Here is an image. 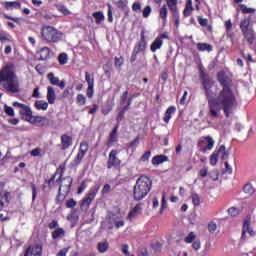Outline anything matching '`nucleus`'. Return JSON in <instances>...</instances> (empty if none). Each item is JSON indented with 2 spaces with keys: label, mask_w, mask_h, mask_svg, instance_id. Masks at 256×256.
Returning a JSON list of instances; mask_svg holds the SVG:
<instances>
[{
  "label": "nucleus",
  "mask_w": 256,
  "mask_h": 256,
  "mask_svg": "<svg viewBox=\"0 0 256 256\" xmlns=\"http://www.w3.org/2000/svg\"><path fill=\"white\" fill-rule=\"evenodd\" d=\"M92 16L95 19L96 25H101L103 21H105V15L103 14V11H97L92 14Z\"/></svg>",
  "instance_id": "nucleus-32"
},
{
  "label": "nucleus",
  "mask_w": 256,
  "mask_h": 256,
  "mask_svg": "<svg viewBox=\"0 0 256 256\" xmlns=\"http://www.w3.org/2000/svg\"><path fill=\"white\" fill-rule=\"evenodd\" d=\"M175 111H177V108L175 106H169L167 108L163 117L164 123H169V121H171V117L173 114H175Z\"/></svg>",
  "instance_id": "nucleus-27"
},
{
  "label": "nucleus",
  "mask_w": 256,
  "mask_h": 256,
  "mask_svg": "<svg viewBox=\"0 0 256 256\" xmlns=\"http://www.w3.org/2000/svg\"><path fill=\"white\" fill-rule=\"evenodd\" d=\"M251 29H253V27H251V17L244 18L243 20L240 21L241 33L245 31H249Z\"/></svg>",
  "instance_id": "nucleus-24"
},
{
  "label": "nucleus",
  "mask_w": 256,
  "mask_h": 256,
  "mask_svg": "<svg viewBox=\"0 0 256 256\" xmlns=\"http://www.w3.org/2000/svg\"><path fill=\"white\" fill-rule=\"evenodd\" d=\"M123 63H125V58L123 56H116L114 58V67H116V69H121V67H123Z\"/></svg>",
  "instance_id": "nucleus-42"
},
{
  "label": "nucleus",
  "mask_w": 256,
  "mask_h": 256,
  "mask_svg": "<svg viewBox=\"0 0 256 256\" xmlns=\"http://www.w3.org/2000/svg\"><path fill=\"white\" fill-rule=\"evenodd\" d=\"M4 111H5L6 115H8V117H15V111L13 110L12 107L5 105Z\"/></svg>",
  "instance_id": "nucleus-52"
},
{
  "label": "nucleus",
  "mask_w": 256,
  "mask_h": 256,
  "mask_svg": "<svg viewBox=\"0 0 256 256\" xmlns=\"http://www.w3.org/2000/svg\"><path fill=\"white\" fill-rule=\"evenodd\" d=\"M191 199L194 207H199V205H201V197H199V194L192 193Z\"/></svg>",
  "instance_id": "nucleus-43"
},
{
  "label": "nucleus",
  "mask_w": 256,
  "mask_h": 256,
  "mask_svg": "<svg viewBox=\"0 0 256 256\" xmlns=\"http://www.w3.org/2000/svg\"><path fill=\"white\" fill-rule=\"evenodd\" d=\"M151 157V150L146 151L142 156H141V161L147 162L149 161V158Z\"/></svg>",
  "instance_id": "nucleus-63"
},
{
  "label": "nucleus",
  "mask_w": 256,
  "mask_h": 256,
  "mask_svg": "<svg viewBox=\"0 0 256 256\" xmlns=\"http://www.w3.org/2000/svg\"><path fill=\"white\" fill-rule=\"evenodd\" d=\"M117 131H119V124H116V126L110 132V136L106 143V146L108 149H111V147H113V143H117V141H118Z\"/></svg>",
  "instance_id": "nucleus-14"
},
{
  "label": "nucleus",
  "mask_w": 256,
  "mask_h": 256,
  "mask_svg": "<svg viewBox=\"0 0 256 256\" xmlns=\"http://www.w3.org/2000/svg\"><path fill=\"white\" fill-rule=\"evenodd\" d=\"M113 111V105L107 104L104 108H102L101 112L104 115H109Z\"/></svg>",
  "instance_id": "nucleus-55"
},
{
  "label": "nucleus",
  "mask_w": 256,
  "mask_h": 256,
  "mask_svg": "<svg viewBox=\"0 0 256 256\" xmlns=\"http://www.w3.org/2000/svg\"><path fill=\"white\" fill-rule=\"evenodd\" d=\"M11 39H12L11 35L0 33V43L11 42Z\"/></svg>",
  "instance_id": "nucleus-49"
},
{
  "label": "nucleus",
  "mask_w": 256,
  "mask_h": 256,
  "mask_svg": "<svg viewBox=\"0 0 256 256\" xmlns=\"http://www.w3.org/2000/svg\"><path fill=\"white\" fill-rule=\"evenodd\" d=\"M41 256L43 255V246L41 244H34L27 247L24 252V256Z\"/></svg>",
  "instance_id": "nucleus-11"
},
{
  "label": "nucleus",
  "mask_w": 256,
  "mask_h": 256,
  "mask_svg": "<svg viewBox=\"0 0 256 256\" xmlns=\"http://www.w3.org/2000/svg\"><path fill=\"white\" fill-rule=\"evenodd\" d=\"M85 81L88 83V86H95V78L89 72H85Z\"/></svg>",
  "instance_id": "nucleus-44"
},
{
  "label": "nucleus",
  "mask_w": 256,
  "mask_h": 256,
  "mask_svg": "<svg viewBox=\"0 0 256 256\" xmlns=\"http://www.w3.org/2000/svg\"><path fill=\"white\" fill-rule=\"evenodd\" d=\"M55 177H56L55 175H52L51 178L44 181V184L42 186L43 191H47V189L48 191H51V189L57 186V183L59 182H57V179L55 180Z\"/></svg>",
  "instance_id": "nucleus-18"
},
{
  "label": "nucleus",
  "mask_w": 256,
  "mask_h": 256,
  "mask_svg": "<svg viewBox=\"0 0 256 256\" xmlns=\"http://www.w3.org/2000/svg\"><path fill=\"white\" fill-rule=\"evenodd\" d=\"M40 54V61H47L51 55V49L49 47L44 46L39 51Z\"/></svg>",
  "instance_id": "nucleus-29"
},
{
  "label": "nucleus",
  "mask_w": 256,
  "mask_h": 256,
  "mask_svg": "<svg viewBox=\"0 0 256 256\" xmlns=\"http://www.w3.org/2000/svg\"><path fill=\"white\" fill-rule=\"evenodd\" d=\"M249 227H251V218L247 217L244 220L243 226H242V236H241L242 241H245V239H247V231H249Z\"/></svg>",
  "instance_id": "nucleus-25"
},
{
  "label": "nucleus",
  "mask_w": 256,
  "mask_h": 256,
  "mask_svg": "<svg viewBox=\"0 0 256 256\" xmlns=\"http://www.w3.org/2000/svg\"><path fill=\"white\" fill-rule=\"evenodd\" d=\"M97 193H99V186H94L90 188V190L88 191L86 196L81 200L80 203V211H82V213H85V211H87L91 207V203L95 201Z\"/></svg>",
  "instance_id": "nucleus-5"
},
{
  "label": "nucleus",
  "mask_w": 256,
  "mask_h": 256,
  "mask_svg": "<svg viewBox=\"0 0 256 256\" xmlns=\"http://www.w3.org/2000/svg\"><path fill=\"white\" fill-rule=\"evenodd\" d=\"M69 193L61 192V189H58V194L56 196V205H62L63 201L67 199Z\"/></svg>",
  "instance_id": "nucleus-33"
},
{
  "label": "nucleus",
  "mask_w": 256,
  "mask_h": 256,
  "mask_svg": "<svg viewBox=\"0 0 256 256\" xmlns=\"http://www.w3.org/2000/svg\"><path fill=\"white\" fill-rule=\"evenodd\" d=\"M167 7V4H164L159 10V17L162 19V21H167V15H169V10Z\"/></svg>",
  "instance_id": "nucleus-36"
},
{
  "label": "nucleus",
  "mask_w": 256,
  "mask_h": 256,
  "mask_svg": "<svg viewBox=\"0 0 256 256\" xmlns=\"http://www.w3.org/2000/svg\"><path fill=\"white\" fill-rule=\"evenodd\" d=\"M4 189L5 182H0V211H3L5 205H9L11 201V192Z\"/></svg>",
  "instance_id": "nucleus-7"
},
{
  "label": "nucleus",
  "mask_w": 256,
  "mask_h": 256,
  "mask_svg": "<svg viewBox=\"0 0 256 256\" xmlns=\"http://www.w3.org/2000/svg\"><path fill=\"white\" fill-rule=\"evenodd\" d=\"M68 62H69V56L67 55V53L59 54L58 56L59 65H67Z\"/></svg>",
  "instance_id": "nucleus-41"
},
{
  "label": "nucleus",
  "mask_w": 256,
  "mask_h": 256,
  "mask_svg": "<svg viewBox=\"0 0 256 256\" xmlns=\"http://www.w3.org/2000/svg\"><path fill=\"white\" fill-rule=\"evenodd\" d=\"M166 3L170 10V13H172L174 17H176V15H179V11L177 9L178 0H166Z\"/></svg>",
  "instance_id": "nucleus-22"
},
{
  "label": "nucleus",
  "mask_w": 256,
  "mask_h": 256,
  "mask_svg": "<svg viewBox=\"0 0 256 256\" xmlns=\"http://www.w3.org/2000/svg\"><path fill=\"white\" fill-rule=\"evenodd\" d=\"M196 238L197 236L195 235V232H190L188 236L185 237L184 241L185 243H193Z\"/></svg>",
  "instance_id": "nucleus-48"
},
{
  "label": "nucleus",
  "mask_w": 256,
  "mask_h": 256,
  "mask_svg": "<svg viewBox=\"0 0 256 256\" xmlns=\"http://www.w3.org/2000/svg\"><path fill=\"white\" fill-rule=\"evenodd\" d=\"M88 152H89V142H87L86 140H83L80 143L78 153H82L83 155H87Z\"/></svg>",
  "instance_id": "nucleus-35"
},
{
  "label": "nucleus",
  "mask_w": 256,
  "mask_h": 256,
  "mask_svg": "<svg viewBox=\"0 0 256 256\" xmlns=\"http://www.w3.org/2000/svg\"><path fill=\"white\" fill-rule=\"evenodd\" d=\"M216 78L222 89L216 98H211V89H213L215 81L209 77V74L205 72L202 66L199 67V79L208 102L209 117L219 119V115L223 111L226 119H229L239 105L237 96L233 91V78L227 75L224 70L219 71Z\"/></svg>",
  "instance_id": "nucleus-1"
},
{
  "label": "nucleus",
  "mask_w": 256,
  "mask_h": 256,
  "mask_svg": "<svg viewBox=\"0 0 256 256\" xmlns=\"http://www.w3.org/2000/svg\"><path fill=\"white\" fill-rule=\"evenodd\" d=\"M198 147L201 149L202 153H205L206 151H211L213 147H215V140L211 136H202L198 140Z\"/></svg>",
  "instance_id": "nucleus-6"
},
{
  "label": "nucleus",
  "mask_w": 256,
  "mask_h": 256,
  "mask_svg": "<svg viewBox=\"0 0 256 256\" xmlns=\"http://www.w3.org/2000/svg\"><path fill=\"white\" fill-rule=\"evenodd\" d=\"M97 249H98L99 253H106V251L109 250V242H107V241L99 242Z\"/></svg>",
  "instance_id": "nucleus-38"
},
{
  "label": "nucleus",
  "mask_w": 256,
  "mask_h": 256,
  "mask_svg": "<svg viewBox=\"0 0 256 256\" xmlns=\"http://www.w3.org/2000/svg\"><path fill=\"white\" fill-rule=\"evenodd\" d=\"M217 161H219V154L214 152L211 156H210V165H217Z\"/></svg>",
  "instance_id": "nucleus-53"
},
{
  "label": "nucleus",
  "mask_w": 256,
  "mask_h": 256,
  "mask_svg": "<svg viewBox=\"0 0 256 256\" xmlns=\"http://www.w3.org/2000/svg\"><path fill=\"white\" fill-rule=\"evenodd\" d=\"M41 40L45 43L57 44L63 41V32L54 26L44 25L41 28Z\"/></svg>",
  "instance_id": "nucleus-4"
},
{
  "label": "nucleus",
  "mask_w": 256,
  "mask_h": 256,
  "mask_svg": "<svg viewBox=\"0 0 256 256\" xmlns=\"http://www.w3.org/2000/svg\"><path fill=\"white\" fill-rule=\"evenodd\" d=\"M76 103L77 105L83 106L87 103V98H85V95L78 94L76 97Z\"/></svg>",
  "instance_id": "nucleus-45"
},
{
  "label": "nucleus",
  "mask_w": 256,
  "mask_h": 256,
  "mask_svg": "<svg viewBox=\"0 0 256 256\" xmlns=\"http://www.w3.org/2000/svg\"><path fill=\"white\" fill-rule=\"evenodd\" d=\"M153 187V180H151L150 177L146 175L140 176L136 180V184L133 189V197L134 201H143L147 195H149V192L151 191V188Z\"/></svg>",
  "instance_id": "nucleus-3"
},
{
  "label": "nucleus",
  "mask_w": 256,
  "mask_h": 256,
  "mask_svg": "<svg viewBox=\"0 0 256 256\" xmlns=\"http://www.w3.org/2000/svg\"><path fill=\"white\" fill-rule=\"evenodd\" d=\"M31 125L38 124L39 127H47L49 125V119L45 116H34L32 115L31 121H29Z\"/></svg>",
  "instance_id": "nucleus-13"
},
{
  "label": "nucleus",
  "mask_w": 256,
  "mask_h": 256,
  "mask_svg": "<svg viewBox=\"0 0 256 256\" xmlns=\"http://www.w3.org/2000/svg\"><path fill=\"white\" fill-rule=\"evenodd\" d=\"M73 145V137L63 134L61 136V146H62V151H67L69 147Z\"/></svg>",
  "instance_id": "nucleus-17"
},
{
  "label": "nucleus",
  "mask_w": 256,
  "mask_h": 256,
  "mask_svg": "<svg viewBox=\"0 0 256 256\" xmlns=\"http://www.w3.org/2000/svg\"><path fill=\"white\" fill-rule=\"evenodd\" d=\"M66 169H67V161L61 163L60 166L56 169V171L53 175H55V177H57V175H59L57 182L61 181L64 178L63 175H65Z\"/></svg>",
  "instance_id": "nucleus-20"
},
{
  "label": "nucleus",
  "mask_w": 256,
  "mask_h": 256,
  "mask_svg": "<svg viewBox=\"0 0 256 256\" xmlns=\"http://www.w3.org/2000/svg\"><path fill=\"white\" fill-rule=\"evenodd\" d=\"M30 155L31 157H39L41 156V148L40 147H36L35 149L30 151Z\"/></svg>",
  "instance_id": "nucleus-60"
},
{
  "label": "nucleus",
  "mask_w": 256,
  "mask_h": 256,
  "mask_svg": "<svg viewBox=\"0 0 256 256\" xmlns=\"http://www.w3.org/2000/svg\"><path fill=\"white\" fill-rule=\"evenodd\" d=\"M169 161V157L165 154H159L152 158L151 163L154 165V167H157L163 163H167Z\"/></svg>",
  "instance_id": "nucleus-19"
},
{
  "label": "nucleus",
  "mask_w": 256,
  "mask_h": 256,
  "mask_svg": "<svg viewBox=\"0 0 256 256\" xmlns=\"http://www.w3.org/2000/svg\"><path fill=\"white\" fill-rule=\"evenodd\" d=\"M166 207H167V199L165 197V194H163L162 195V200H161L160 215H163V211H165Z\"/></svg>",
  "instance_id": "nucleus-54"
},
{
  "label": "nucleus",
  "mask_w": 256,
  "mask_h": 256,
  "mask_svg": "<svg viewBox=\"0 0 256 256\" xmlns=\"http://www.w3.org/2000/svg\"><path fill=\"white\" fill-rule=\"evenodd\" d=\"M196 47L198 49V51H207L208 53H211V51H213V46L211 44L208 43H197Z\"/></svg>",
  "instance_id": "nucleus-31"
},
{
  "label": "nucleus",
  "mask_w": 256,
  "mask_h": 256,
  "mask_svg": "<svg viewBox=\"0 0 256 256\" xmlns=\"http://www.w3.org/2000/svg\"><path fill=\"white\" fill-rule=\"evenodd\" d=\"M4 8L6 11H13L14 9H21L20 1H6L4 2Z\"/></svg>",
  "instance_id": "nucleus-21"
},
{
  "label": "nucleus",
  "mask_w": 256,
  "mask_h": 256,
  "mask_svg": "<svg viewBox=\"0 0 256 256\" xmlns=\"http://www.w3.org/2000/svg\"><path fill=\"white\" fill-rule=\"evenodd\" d=\"M137 211H141V206L137 204L128 214L129 221H133L134 217H137Z\"/></svg>",
  "instance_id": "nucleus-40"
},
{
  "label": "nucleus",
  "mask_w": 256,
  "mask_h": 256,
  "mask_svg": "<svg viewBox=\"0 0 256 256\" xmlns=\"http://www.w3.org/2000/svg\"><path fill=\"white\" fill-rule=\"evenodd\" d=\"M244 193H248V195H253L255 193V188L251 184H245L243 187Z\"/></svg>",
  "instance_id": "nucleus-47"
},
{
  "label": "nucleus",
  "mask_w": 256,
  "mask_h": 256,
  "mask_svg": "<svg viewBox=\"0 0 256 256\" xmlns=\"http://www.w3.org/2000/svg\"><path fill=\"white\" fill-rule=\"evenodd\" d=\"M3 17L4 19H8L9 21H13L14 23H17V25H21V21L23 20V18L21 17H12L7 14H4Z\"/></svg>",
  "instance_id": "nucleus-46"
},
{
  "label": "nucleus",
  "mask_w": 256,
  "mask_h": 256,
  "mask_svg": "<svg viewBox=\"0 0 256 256\" xmlns=\"http://www.w3.org/2000/svg\"><path fill=\"white\" fill-rule=\"evenodd\" d=\"M58 182L61 183L58 188L60 191L63 193H71V187H73V178H71V176H65Z\"/></svg>",
  "instance_id": "nucleus-10"
},
{
  "label": "nucleus",
  "mask_w": 256,
  "mask_h": 256,
  "mask_svg": "<svg viewBox=\"0 0 256 256\" xmlns=\"http://www.w3.org/2000/svg\"><path fill=\"white\" fill-rule=\"evenodd\" d=\"M208 231H209V233H214L215 231H217V223L210 222L208 224Z\"/></svg>",
  "instance_id": "nucleus-62"
},
{
  "label": "nucleus",
  "mask_w": 256,
  "mask_h": 256,
  "mask_svg": "<svg viewBox=\"0 0 256 256\" xmlns=\"http://www.w3.org/2000/svg\"><path fill=\"white\" fill-rule=\"evenodd\" d=\"M132 11H134V13H139V11H141V2H134L132 4Z\"/></svg>",
  "instance_id": "nucleus-61"
},
{
  "label": "nucleus",
  "mask_w": 256,
  "mask_h": 256,
  "mask_svg": "<svg viewBox=\"0 0 256 256\" xmlns=\"http://www.w3.org/2000/svg\"><path fill=\"white\" fill-rule=\"evenodd\" d=\"M198 23L201 27H207L209 19L198 16Z\"/></svg>",
  "instance_id": "nucleus-56"
},
{
  "label": "nucleus",
  "mask_w": 256,
  "mask_h": 256,
  "mask_svg": "<svg viewBox=\"0 0 256 256\" xmlns=\"http://www.w3.org/2000/svg\"><path fill=\"white\" fill-rule=\"evenodd\" d=\"M193 11H195V8H193V0H187L183 11V16L191 17V13H193Z\"/></svg>",
  "instance_id": "nucleus-26"
},
{
  "label": "nucleus",
  "mask_w": 256,
  "mask_h": 256,
  "mask_svg": "<svg viewBox=\"0 0 256 256\" xmlns=\"http://www.w3.org/2000/svg\"><path fill=\"white\" fill-rule=\"evenodd\" d=\"M228 215H231V217H237V215H239V209H237L235 207L229 208Z\"/></svg>",
  "instance_id": "nucleus-59"
},
{
  "label": "nucleus",
  "mask_w": 256,
  "mask_h": 256,
  "mask_svg": "<svg viewBox=\"0 0 256 256\" xmlns=\"http://www.w3.org/2000/svg\"><path fill=\"white\" fill-rule=\"evenodd\" d=\"M151 247L155 253H159V251H161V244L159 242L151 244Z\"/></svg>",
  "instance_id": "nucleus-64"
},
{
  "label": "nucleus",
  "mask_w": 256,
  "mask_h": 256,
  "mask_svg": "<svg viewBox=\"0 0 256 256\" xmlns=\"http://www.w3.org/2000/svg\"><path fill=\"white\" fill-rule=\"evenodd\" d=\"M0 85L7 93H19L17 74L9 66H5L0 70Z\"/></svg>",
  "instance_id": "nucleus-2"
},
{
  "label": "nucleus",
  "mask_w": 256,
  "mask_h": 256,
  "mask_svg": "<svg viewBox=\"0 0 256 256\" xmlns=\"http://www.w3.org/2000/svg\"><path fill=\"white\" fill-rule=\"evenodd\" d=\"M66 207L67 209H74V207H77V201L73 198L66 200Z\"/></svg>",
  "instance_id": "nucleus-50"
},
{
  "label": "nucleus",
  "mask_w": 256,
  "mask_h": 256,
  "mask_svg": "<svg viewBox=\"0 0 256 256\" xmlns=\"http://www.w3.org/2000/svg\"><path fill=\"white\" fill-rule=\"evenodd\" d=\"M34 107L37 109V111H47V109H49V103H47L45 100H36Z\"/></svg>",
  "instance_id": "nucleus-28"
},
{
  "label": "nucleus",
  "mask_w": 256,
  "mask_h": 256,
  "mask_svg": "<svg viewBox=\"0 0 256 256\" xmlns=\"http://www.w3.org/2000/svg\"><path fill=\"white\" fill-rule=\"evenodd\" d=\"M19 115L23 117L27 123L33 119V110H31V107L24 106L22 109L19 110Z\"/></svg>",
  "instance_id": "nucleus-16"
},
{
  "label": "nucleus",
  "mask_w": 256,
  "mask_h": 256,
  "mask_svg": "<svg viewBox=\"0 0 256 256\" xmlns=\"http://www.w3.org/2000/svg\"><path fill=\"white\" fill-rule=\"evenodd\" d=\"M68 221H71V219H79V216L77 215V209H72L70 214L67 216Z\"/></svg>",
  "instance_id": "nucleus-58"
},
{
  "label": "nucleus",
  "mask_w": 256,
  "mask_h": 256,
  "mask_svg": "<svg viewBox=\"0 0 256 256\" xmlns=\"http://www.w3.org/2000/svg\"><path fill=\"white\" fill-rule=\"evenodd\" d=\"M108 23H113V6L108 4Z\"/></svg>",
  "instance_id": "nucleus-57"
},
{
  "label": "nucleus",
  "mask_w": 256,
  "mask_h": 256,
  "mask_svg": "<svg viewBox=\"0 0 256 256\" xmlns=\"http://www.w3.org/2000/svg\"><path fill=\"white\" fill-rule=\"evenodd\" d=\"M47 79L51 85H59V77H56L53 72L47 74Z\"/></svg>",
  "instance_id": "nucleus-39"
},
{
  "label": "nucleus",
  "mask_w": 256,
  "mask_h": 256,
  "mask_svg": "<svg viewBox=\"0 0 256 256\" xmlns=\"http://www.w3.org/2000/svg\"><path fill=\"white\" fill-rule=\"evenodd\" d=\"M47 101L50 105H53L55 103V99H57V95L55 94V88L53 86L47 87Z\"/></svg>",
  "instance_id": "nucleus-23"
},
{
  "label": "nucleus",
  "mask_w": 256,
  "mask_h": 256,
  "mask_svg": "<svg viewBox=\"0 0 256 256\" xmlns=\"http://www.w3.org/2000/svg\"><path fill=\"white\" fill-rule=\"evenodd\" d=\"M119 150L113 149L110 151L107 160V169H113V167H121V159L117 157Z\"/></svg>",
  "instance_id": "nucleus-8"
},
{
  "label": "nucleus",
  "mask_w": 256,
  "mask_h": 256,
  "mask_svg": "<svg viewBox=\"0 0 256 256\" xmlns=\"http://www.w3.org/2000/svg\"><path fill=\"white\" fill-rule=\"evenodd\" d=\"M239 9L243 13V15H253L256 12L255 8H249L245 4H240Z\"/></svg>",
  "instance_id": "nucleus-34"
},
{
  "label": "nucleus",
  "mask_w": 256,
  "mask_h": 256,
  "mask_svg": "<svg viewBox=\"0 0 256 256\" xmlns=\"http://www.w3.org/2000/svg\"><path fill=\"white\" fill-rule=\"evenodd\" d=\"M151 11H153V9L149 5L145 6V8L142 11L144 19H147L149 15H151Z\"/></svg>",
  "instance_id": "nucleus-51"
},
{
  "label": "nucleus",
  "mask_w": 256,
  "mask_h": 256,
  "mask_svg": "<svg viewBox=\"0 0 256 256\" xmlns=\"http://www.w3.org/2000/svg\"><path fill=\"white\" fill-rule=\"evenodd\" d=\"M147 49V41H145V30H142L140 33V41L134 46L133 51L141 53Z\"/></svg>",
  "instance_id": "nucleus-12"
},
{
  "label": "nucleus",
  "mask_w": 256,
  "mask_h": 256,
  "mask_svg": "<svg viewBox=\"0 0 256 256\" xmlns=\"http://www.w3.org/2000/svg\"><path fill=\"white\" fill-rule=\"evenodd\" d=\"M83 159H85V154L78 152L72 162V165L74 167H79V164L83 161Z\"/></svg>",
  "instance_id": "nucleus-37"
},
{
  "label": "nucleus",
  "mask_w": 256,
  "mask_h": 256,
  "mask_svg": "<svg viewBox=\"0 0 256 256\" xmlns=\"http://www.w3.org/2000/svg\"><path fill=\"white\" fill-rule=\"evenodd\" d=\"M242 35L245 39V41L248 43V45H253L256 41V32L253 28H250V30H246L242 32Z\"/></svg>",
  "instance_id": "nucleus-15"
},
{
  "label": "nucleus",
  "mask_w": 256,
  "mask_h": 256,
  "mask_svg": "<svg viewBox=\"0 0 256 256\" xmlns=\"http://www.w3.org/2000/svg\"><path fill=\"white\" fill-rule=\"evenodd\" d=\"M52 239H63L65 237V229L63 228H56L54 231L51 233Z\"/></svg>",
  "instance_id": "nucleus-30"
},
{
  "label": "nucleus",
  "mask_w": 256,
  "mask_h": 256,
  "mask_svg": "<svg viewBox=\"0 0 256 256\" xmlns=\"http://www.w3.org/2000/svg\"><path fill=\"white\" fill-rule=\"evenodd\" d=\"M163 39H169V33L164 32L155 38V40L150 45V50L152 53H155L158 51V49L163 47Z\"/></svg>",
  "instance_id": "nucleus-9"
}]
</instances>
